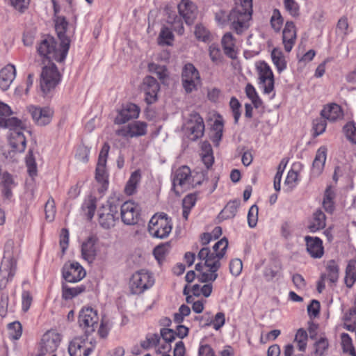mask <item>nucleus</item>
<instances>
[{"label":"nucleus","instance_id":"38","mask_svg":"<svg viewBox=\"0 0 356 356\" xmlns=\"http://www.w3.org/2000/svg\"><path fill=\"white\" fill-rule=\"evenodd\" d=\"M85 215L89 220L94 217L97 209V198L93 195H88L84 200L81 207Z\"/></svg>","mask_w":356,"mask_h":356},{"label":"nucleus","instance_id":"26","mask_svg":"<svg viewBox=\"0 0 356 356\" xmlns=\"http://www.w3.org/2000/svg\"><path fill=\"white\" fill-rule=\"evenodd\" d=\"M157 238H165L172 231V220L165 213H157Z\"/></svg>","mask_w":356,"mask_h":356},{"label":"nucleus","instance_id":"18","mask_svg":"<svg viewBox=\"0 0 356 356\" xmlns=\"http://www.w3.org/2000/svg\"><path fill=\"white\" fill-rule=\"evenodd\" d=\"M186 129L189 133V137L193 140L201 138L204 131V123L203 118L197 113H193L186 124Z\"/></svg>","mask_w":356,"mask_h":356},{"label":"nucleus","instance_id":"61","mask_svg":"<svg viewBox=\"0 0 356 356\" xmlns=\"http://www.w3.org/2000/svg\"><path fill=\"white\" fill-rule=\"evenodd\" d=\"M161 338L163 341L172 343L176 338V332L172 329L163 328L160 331Z\"/></svg>","mask_w":356,"mask_h":356},{"label":"nucleus","instance_id":"11","mask_svg":"<svg viewBox=\"0 0 356 356\" xmlns=\"http://www.w3.org/2000/svg\"><path fill=\"white\" fill-rule=\"evenodd\" d=\"M61 341L60 335L55 332H47L42 338L38 356L55 354Z\"/></svg>","mask_w":356,"mask_h":356},{"label":"nucleus","instance_id":"21","mask_svg":"<svg viewBox=\"0 0 356 356\" xmlns=\"http://www.w3.org/2000/svg\"><path fill=\"white\" fill-rule=\"evenodd\" d=\"M179 15L184 19L186 24H191L195 19L197 14L196 6L190 0H181L177 6Z\"/></svg>","mask_w":356,"mask_h":356},{"label":"nucleus","instance_id":"47","mask_svg":"<svg viewBox=\"0 0 356 356\" xmlns=\"http://www.w3.org/2000/svg\"><path fill=\"white\" fill-rule=\"evenodd\" d=\"M283 17L281 15L280 10L275 8L270 18L271 27L275 32H279L283 24Z\"/></svg>","mask_w":356,"mask_h":356},{"label":"nucleus","instance_id":"59","mask_svg":"<svg viewBox=\"0 0 356 356\" xmlns=\"http://www.w3.org/2000/svg\"><path fill=\"white\" fill-rule=\"evenodd\" d=\"M157 79L160 80L161 83L168 86L170 83V79L169 73L165 66H157Z\"/></svg>","mask_w":356,"mask_h":356},{"label":"nucleus","instance_id":"49","mask_svg":"<svg viewBox=\"0 0 356 356\" xmlns=\"http://www.w3.org/2000/svg\"><path fill=\"white\" fill-rule=\"evenodd\" d=\"M341 345L343 352L350 354L351 356H356V352L353 347L352 339L346 333H343L341 335Z\"/></svg>","mask_w":356,"mask_h":356},{"label":"nucleus","instance_id":"20","mask_svg":"<svg viewBox=\"0 0 356 356\" xmlns=\"http://www.w3.org/2000/svg\"><path fill=\"white\" fill-rule=\"evenodd\" d=\"M12 111L9 106L0 102V127L15 129L21 124V120L15 117H10Z\"/></svg>","mask_w":356,"mask_h":356},{"label":"nucleus","instance_id":"48","mask_svg":"<svg viewBox=\"0 0 356 356\" xmlns=\"http://www.w3.org/2000/svg\"><path fill=\"white\" fill-rule=\"evenodd\" d=\"M8 333L10 338L13 340H17L22 334V327L19 321H15L8 324Z\"/></svg>","mask_w":356,"mask_h":356},{"label":"nucleus","instance_id":"37","mask_svg":"<svg viewBox=\"0 0 356 356\" xmlns=\"http://www.w3.org/2000/svg\"><path fill=\"white\" fill-rule=\"evenodd\" d=\"M344 282L347 287L351 288L356 282V259H350L346 268Z\"/></svg>","mask_w":356,"mask_h":356},{"label":"nucleus","instance_id":"60","mask_svg":"<svg viewBox=\"0 0 356 356\" xmlns=\"http://www.w3.org/2000/svg\"><path fill=\"white\" fill-rule=\"evenodd\" d=\"M258 207L257 205H252L248 211V222L250 227H254L258 219Z\"/></svg>","mask_w":356,"mask_h":356},{"label":"nucleus","instance_id":"39","mask_svg":"<svg viewBox=\"0 0 356 356\" xmlns=\"http://www.w3.org/2000/svg\"><path fill=\"white\" fill-rule=\"evenodd\" d=\"M140 177L141 175L139 170H136L131 173L124 188V192L127 195H131L135 193L138 184L140 180Z\"/></svg>","mask_w":356,"mask_h":356},{"label":"nucleus","instance_id":"33","mask_svg":"<svg viewBox=\"0 0 356 356\" xmlns=\"http://www.w3.org/2000/svg\"><path fill=\"white\" fill-rule=\"evenodd\" d=\"M165 13L167 15L166 22L172 25V28L179 34L184 33V26L181 16H177L175 11L172 10L170 8H165Z\"/></svg>","mask_w":356,"mask_h":356},{"label":"nucleus","instance_id":"29","mask_svg":"<svg viewBox=\"0 0 356 356\" xmlns=\"http://www.w3.org/2000/svg\"><path fill=\"white\" fill-rule=\"evenodd\" d=\"M16 76V69L13 65H8L0 71V88L7 90Z\"/></svg>","mask_w":356,"mask_h":356},{"label":"nucleus","instance_id":"32","mask_svg":"<svg viewBox=\"0 0 356 356\" xmlns=\"http://www.w3.org/2000/svg\"><path fill=\"white\" fill-rule=\"evenodd\" d=\"M327 158V148L325 146L319 147L316 153L314 160L313 161V173L319 175L325 165Z\"/></svg>","mask_w":356,"mask_h":356},{"label":"nucleus","instance_id":"5","mask_svg":"<svg viewBox=\"0 0 356 356\" xmlns=\"http://www.w3.org/2000/svg\"><path fill=\"white\" fill-rule=\"evenodd\" d=\"M119 201L114 197L109 198L98 211L99 225L105 229H109L115 225L118 220Z\"/></svg>","mask_w":356,"mask_h":356},{"label":"nucleus","instance_id":"64","mask_svg":"<svg viewBox=\"0 0 356 356\" xmlns=\"http://www.w3.org/2000/svg\"><path fill=\"white\" fill-rule=\"evenodd\" d=\"M33 298L29 291H24L22 293V305L24 312H27L32 303Z\"/></svg>","mask_w":356,"mask_h":356},{"label":"nucleus","instance_id":"58","mask_svg":"<svg viewBox=\"0 0 356 356\" xmlns=\"http://www.w3.org/2000/svg\"><path fill=\"white\" fill-rule=\"evenodd\" d=\"M284 6L291 16L297 17L299 15V6L295 0H284Z\"/></svg>","mask_w":356,"mask_h":356},{"label":"nucleus","instance_id":"43","mask_svg":"<svg viewBox=\"0 0 356 356\" xmlns=\"http://www.w3.org/2000/svg\"><path fill=\"white\" fill-rule=\"evenodd\" d=\"M307 339L308 335L307 332L302 328L298 329L295 335L294 342L297 344L298 348L300 351H305Z\"/></svg>","mask_w":356,"mask_h":356},{"label":"nucleus","instance_id":"23","mask_svg":"<svg viewBox=\"0 0 356 356\" xmlns=\"http://www.w3.org/2000/svg\"><path fill=\"white\" fill-rule=\"evenodd\" d=\"M296 41V29L292 21H287L282 31V43L284 50L290 52Z\"/></svg>","mask_w":356,"mask_h":356},{"label":"nucleus","instance_id":"46","mask_svg":"<svg viewBox=\"0 0 356 356\" xmlns=\"http://www.w3.org/2000/svg\"><path fill=\"white\" fill-rule=\"evenodd\" d=\"M212 130L213 134L212 136V140L215 145H218L221 140L223 132V124L222 121L216 120L213 122Z\"/></svg>","mask_w":356,"mask_h":356},{"label":"nucleus","instance_id":"36","mask_svg":"<svg viewBox=\"0 0 356 356\" xmlns=\"http://www.w3.org/2000/svg\"><path fill=\"white\" fill-rule=\"evenodd\" d=\"M175 40V35L172 30L166 26H163L157 39L159 46H172Z\"/></svg>","mask_w":356,"mask_h":356},{"label":"nucleus","instance_id":"40","mask_svg":"<svg viewBox=\"0 0 356 356\" xmlns=\"http://www.w3.org/2000/svg\"><path fill=\"white\" fill-rule=\"evenodd\" d=\"M86 290L83 285L77 286L76 287H70L66 284L62 286V297L64 300H71L76 296L81 294Z\"/></svg>","mask_w":356,"mask_h":356},{"label":"nucleus","instance_id":"13","mask_svg":"<svg viewBox=\"0 0 356 356\" xmlns=\"http://www.w3.org/2000/svg\"><path fill=\"white\" fill-rule=\"evenodd\" d=\"M86 270L79 263L67 262L62 268V277L67 282L75 283L86 276Z\"/></svg>","mask_w":356,"mask_h":356},{"label":"nucleus","instance_id":"57","mask_svg":"<svg viewBox=\"0 0 356 356\" xmlns=\"http://www.w3.org/2000/svg\"><path fill=\"white\" fill-rule=\"evenodd\" d=\"M229 106L233 113L234 123L237 124L241 114L240 111L241 104L236 97H232L229 102Z\"/></svg>","mask_w":356,"mask_h":356},{"label":"nucleus","instance_id":"31","mask_svg":"<svg viewBox=\"0 0 356 356\" xmlns=\"http://www.w3.org/2000/svg\"><path fill=\"white\" fill-rule=\"evenodd\" d=\"M321 115L330 122H334L343 118V111L339 105L333 103L325 106Z\"/></svg>","mask_w":356,"mask_h":356},{"label":"nucleus","instance_id":"6","mask_svg":"<svg viewBox=\"0 0 356 356\" xmlns=\"http://www.w3.org/2000/svg\"><path fill=\"white\" fill-rule=\"evenodd\" d=\"M10 245L5 247V251L0 264V289L6 288L7 284L10 282L16 272L17 261L10 250H7Z\"/></svg>","mask_w":356,"mask_h":356},{"label":"nucleus","instance_id":"63","mask_svg":"<svg viewBox=\"0 0 356 356\" xmlns=\"http://www.w3.org/2000/svg\"><path fill=\"white\" fill-rule=\"evenodd\" d=\"M329 346L328 341L326 338L321 337L315 343V353L322 356L324 352L327 349Z\"/></svg>","mask_w":356,"mask_h":356},{"label":"nucleus","instance_id":"7","mask_svg":"<svg viewBox=\"0 0 356 356\" xmlns=\"http://www.w3.org/2000/svg\"><path fill=\"white\" fill-rule=\"evenodd\" d=\"M154 277L147 270H140L134 273L129 280V287L131 294L139 295L151 288Z\"/></svg>","mask_w":356,"mask_h":356},{"label":"nucleus","instance_id":"28","mask_svg":"<svg viewBox=\"0 0 356 356\" xmlns=\"http://www.w3.org/2000/svg\"><path fill=\"white\" fill-rule=\"evenodd\" d=\"M307 250L311 257L321 258L324 253L322 241L318 237L307 236L305 238Z\"/></svg>","mask_w":356,"mask_h":356},{"label":"nucleus","instance_id":"27","mask_svg":"<svg viewBox=\"0 0 356 356\" xmlns=\"http://www.w3.org/2000/svg\"><path fill=\"white\" fill-rule=\"evenodd\" d=\"M146 127L147 125L145 122L136 121L119 130L118 134L124 137L130 138L143 136L146 134Z\"/></svg>","mask_w":356,"mask_h":356},{"label":"nucleus","instance_id":"35","mask_svg":"<svg viewBox=\"0 0 356 356\" xmlns=\"http://www.w3.org/2000/svg\"><path fill=\"white\" fill-rule=\"evenodd\" d=\"M222 45L225 54L231 58L236 57V52L235 51V40L233 35L228 32L226 33L222 38Z\"/></svg>","mask_w":356,"mask_h":356},{"label":"nucleus","instance_id":"30","mask_svg":"<svg viewBox=\"0 0 356 356\" xmlns=\"http://www.w3.org/2000/svg\"><path fill=\"white\" fill-rule=\"evenodd\" d=\"M54 21L55 23V29L57 33L59 41L63 43L64 40H66L67 42V47L70 48V38L67 35V28L69 26L68 22L64 16L56 17Z\"/></svg>","mask_w":356,"mask_h":356},{"label":"nucleus","instance_id":"15","mask_svg":"<svg viewBox=\"0 0 356 356\" xmlns=\"http://www.w3.org/2000/svg\"><path fill=\"white\" fill-rule=\"evenodd\" d=\"M122 221L127 225H134L138 221L140 207L132 201H127L120 206Z\"/></svg>","mask_w":356,"mask_h":356},{"label":"nucleus","instance_id":"14","mask_svg":"<svg viewBox=\"0 0 356 356\" xmlns=\"http://www.w3.org/2000/svg\"><path fill=\"white\" fill-rule=\"evenodd\" d=\"M259 84L265 94H270L274 90V76L270 66L265 62L258 63Z\"/></svg>","mask_w":356,"mask_h":356},{"label":"nucleus","instance_id":"25","mask_svg":"<svg viewBox=\"0 0 356 356\" xmlns=\"http://www.w3.org/2000/svg\"><path fill=\"white\" fill-rule=\"evenodd\" d=\"M97 241V238L95 236H90L82 243V257L89 263H92L96 258L97 248L95 245Z\"/></svg>","mask_w":356,"mask_h":356},{"label":"nucleus","instance_id":"41","mask_svg":"<svg viewBox=\"0 0 356 356\" xmlns=\"http://www.w3.org/2000/svg\"><path fill=\"white\" fill-rule=\"evenodd\" d=\"M271 57L274 65H275L278 72H282L286 67V63L283 53L275 48L271 52Z\"/></svg>","mask_w":356,"mask_h":356},{"label":"nucleus","instance_id":"17","mask_svg":"<svg viewBox=\"0 0 356 356\" xmlns=\"http://www.w3.org/2000/svg\"><path fill=\"white\" fill-rule=\"evenodd\" d=\"M86 335L74 337L68 346V352L70 356H88L93 350L92 346H87Z\"/></svg>","mask_w":356,"mask_h":356},{"label":"nucleus","instance_id":"52","mask_svg":"<svg viewBox=\"0 0 356 356\" xmlns=\"http://www.w3.org/2000/svg\"><path fill=\"white\" fill-rule=\"evenodd\" d=\"M45 218L47 220L51 222L55 217L56 206L54 200L50 197L44 206Z\"/></svg>","mask_w":356,"mask_h":356},{"label":"nucleus","instance_id":"55","mask_svg":"<svg viewBox=\"0 0 356 356\" xmlns=\"http://www.w3.org/2000/svg\"><path fill=\"white\" fill-rule=\"evenodd\" d=\"M225 323V314L222 312H218L216 314L213 320H211L209 322L205 323L203 326H209L213 325V328L218 330L222 327Z\"/></svg>","mask_w":356,"mask_h":356},{"label":"nucleus","instance_id":"42","mask_svg":"<svg viewBox=\"0 0 356 356\" xmlns=\"http://www.w3.org/2000/svg\"><path fill=\"white\" fill-rule=\"evenodd\" d=\"M327 274L326 277L332 283H335L339 279V267L334 260H330L326 265Z\"/></svg>","mask_w":356,"mask_h":356},{"label":"nucleus","instance_id":"34","mask_svg":"<svg viewBox=\"0 0 356 356\" xmlns=\"http://www.w3.org/2000/svg\"><path fill=\"white\" fill-rule=\"evenodd\" d=\"M325 221V215L321 210L318 209L313 213L308 228L311 232H316L325 228L326 225Z\"/></svg>","mask_w":356,"mask_h":356},{"label":"nucleus","instance_id":"19","mask_svg":"<svg viewBox=\"0 0 356 356\" xmlns=\"http://www.w3.org/2000/svg\"><path fill=\"white\" fill-rule=\"evenodd\" d=\"M25 128L24 124H21L15 129H8L11 132L9 138V143L11 147L16 152L22 153L26 147V139L22 130Z\"/></svg>","mask_w":356,"mask_h":356},{"label":"nucleus","instance_id":"10","mask_svg":"<svg viewBox=\"0 0 356 356\" xmlns=\"http://www.w3.org/2000/svg\"><path fill=\"white\" fill-rule=\"evenodd\" d=\"M182 85L187 93L197 90V85L200 83V74L192 63L186 64L181 72Z\"/></svg>","mask_w":356,"mask_h":356},{"label":"nucleus","instance_id":"2","mask_svg":"<svg viewBox=\"0 0 356 356\" xmlns=\"http://www.w3.org/2000/svg\"><path fill=\"white\" fill-rule=\"evenodd\" d=\"M252 14V0H236L235 7L227 16L231 29L241 35L250 26Z\"/></svg>","mask_w":356,"mask_h":356},{"label":"nucleus","instance_id":"62","mask_svg":"<svg viewBox=\"0 0 356 356\" xmlns=\"http://www.w3.org/2000/svg\"><path fill=\"white\" fill-rule=\"evenodd\" d=\"M243 264L241 259H234L229 263V271L234 276H238L242 271Z\"/></svg>","mask_w":356,"mask_h":356},{"label":"nucleus","instance_id":"51","mask_svg":"<svg viewBox=\"0 0 356 356\" xmlns=\"http://www.w3.org/2000/svg\"><path fill=\"white\" fill-rule=\"evenodd\" d=\"M343 129L347 139L352 143L356 144V127L355 123L353 122H348Z\"/></svg>","mask_w":356,"mask_h":356},{"label":"nucleus","instance_id":"22","mask_svg":"<svg viewBox=\"0 0 356 356\" xmlns=\"http://www.w3.org/2000/svg\"><path fill=\"white\" fill-rule=\"evenodd\" d=\"M139 113V107L135 104L129 103L118 111L114 122L117 124H124L131 119L137 118Z\"/></svg>","mask_w":356,"mask_h":356},{"label":"nucleus","instance_id":"12","mask_svg":"<svg viewBox=\"0 0 356 356\" xmlns=\"http://www.w3.org/2000/svg\"><path fill=\"white\" fill-rule=\"evenodd\" d=\"M27 110L31 115L33 121L38 126H46L52 120L54 111L49 107H40L30 105L27 107Z\"/></svg>","mask_w":356,"mask_h":356},{"label":"nucleus","instance_id":"44","mask_svg":"<svg viewBox=\"0 0 356 356\" xmlns=\"http://www.w3.org/2000/svg\"><path fill=\"white\" fill-rule=\"evenodd\" d=\"M25 162L29 175L31 177L35 176L37 175V164L33 154V148H29L25 158Z\"/></svg>","mask_w":356,"mask_h":356},{"label":"nucleus","instance_id":"8","mask_svg":"<svg viewBox=\"0 0 356 356\" xmlns=\"http://www.w3.org/2000/svg\"><path fill=\"white\" fill-rule=\"evenodd\" d=\"M110 146L107 143H105L99 152L98 161L95 170V179L101 184L98 188V192L100 194H104L108 189V174L106 170V165Z\"/></svg>","mask_w":356,"mask_h":356},{"label":"nucleus","instance_id":"54","mask_svg":"<svg viewBox=\"0 0 356 356\" xmlns=\"http://www.w3.org/2000/svg\"><path fill=\"white\" fill-rule=\"evenodd\" d=\"M239 206V200L230 201L225 207L224 209L222 210V213L226 214L227 218H232L236 215Z\"/></svg>","mask_w":356,"mask_h":356},{"label":"nucleus","instance_id":"24","mask_svg":"<svg viewBox=\"0 0 356 356\" xmlns=\"http://www.w3.org/2000/svg\"><path fill=\"white\" fill-rule=\"evenodd\" d=\"M141 90L145 93V101L147 105L156 102V79L153 76H147L144 78Z\"/></svg>","mask_w":356,"mask_h":356},{"label":"nucleus","instance_id":"56","mask_svg":"<svg viewBox=\"0 0 356 356\" xmlns=\"http://www.w3.org/2000/svg\"><path fill=\"white\" fill-rule=\"evenodd\" d=\"M282 266L280 264L275 266V268L271 266L266 268L264 275L267 281H271L277 277H280V270Z\"/></svg>","mask_w":356,"mask_h":356},{"label":"nucleus","instance_id":"3","mask_svg":"<svg viewBox=\"0 0 356 356\" xmlns=\"http://www.w3.org/2000/svg\"><path fill=\"white\" fill-rule=\"evenodd\" d=\"M69 47L66 40L58 44L56 40L51 35L44 36L38 44L37 51L43 58L58 63L63 62L67 55Z\"/></svg>","mask_w":356,"mask_h":356},{"label":"nucleus","instance_id":"4","mask_svg":"<svg viewBox=\"0 0 356 356\" xmlns=\"http://www.w3.org/2000/svg\"><path fill=\"white\" fill-rule=\"evenodd\" d=\"M61 80V74L56 65L51 63L42 67L40 78V88L44 97L51 95Z\"/></svg>","mask_w":356,"mask_h":356},{"label":"nucleus","instance_id":"45","mask_svg":"<svg viewBox=\"0 0 356 356\" xmlns=\"http://www.w3.org/2000/svg\"><path fill=\"white\" fill-rule=\"evenodd\" d=\"M213 286L211 283L209 284H205L202 286H200V284H194L192 286L191 291L195 296H200L201 295L204 296V297L207 298L209 297L211 292H212Z\"/></svg>","mask_w":356,"mask_h":356},{"label":"nucleus","instance_id":"53","mask_svg":"<svg viewBox=\"0 0 356 356\" xmlns=\"http://www.w3.org/2000/svg\"><path fill=\"white\" fill-rule=\"evenodd\" d=\"M312 124L314 131V135L315 136H319L325 131L327 126L326 119L323 117L316 118L313 120Z\"/></svg>","mask_w":356,"mask_h":356},{"label":"nucleus","instance_id":"1","mask_svg":"<svg viewBox=\"0 0 356 356\" xmlns=\"http://www.w3.org/2000/svg\"><path fill=\"white\" fill-rule=\"evenodd\" d=\"M228 247V241L224 237L216 242L211 250L204 247L202 248L199 253L198 258L204 261V266L209 268V273H202L199 277V281L202 283L213 282L218 277L217 271L221 266L220 259H222L226 252Z\"/></svg>","mask_w":356,"mask_h":356},{"label":"nucleus","instance_id":"9","mask_svg":"<svg viewBox=\"0 0 356 356\" xmlns=\"http://www.w3.org/2000/svg\"><path fill=\"white\" fill-rule=\"evenodd\" d=\"M99 320L97 310L91 307H84L79 312L78 323L85 335L89 336L98 327Z\"/></svg>","mask_w":356,"mask_h":356},{"label":"nucleus","instance_id":"16","mask_svg":"<svg viewBox=\"0 0 356 356\" xmlns=\"http://www.w3.org/2000/svg\"><path fill=\"white\" fill-rule=\"evenodd\" d=\"M191 170L187 166H182L175 172L173 179V188L177 194L184 190L190 188L191 186Z\"/></svg>","mask_w":356,"mask_h":356},{"label":"nucleus","instance_id":"50","mask_svg":"<svg viewBox=\"0 0 356 356\" xmlns=\"http://www.w3.org/2000/svg\"><path fill=\"white\" fill-rule=\"evenodd\" d=\"M171 248L170 242H165L157 245V261L161 264L165 259L166 254H168Z\"/></svg>","mask_w":356,"mask_h":356}]
</instances>
